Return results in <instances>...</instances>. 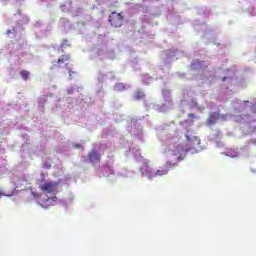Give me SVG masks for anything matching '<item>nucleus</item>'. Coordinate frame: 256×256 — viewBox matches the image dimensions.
I'll return each instance as SVG.
<instances>
[{"label": "nucleus", "mask_w": 256, "mask_h": 256, "mask_svg": "<svg viewBox=\"0 0 256 256\" xmlns=\"http://www.w3.org/2000/svg\"><path fill=\"white\" fill-rule=\"evenodd\" d=\"M177 163L167 162L164 166L160 167L158 170L153 171V168L150 167L147 163L141 167L140 171L142 175L148 177V179H154V177H163L169 173V169H173Z\"/></svg>", "instance_id": "f257e3e1"}, {"label": "nucleus", "mask_w": 256, "mask_h": 256, "mask_svg": "<svg viewBox=\"0 0 256 256\" xmlns=\"http://www.w3.org/2000/svg\"><path fill=\"white\" fill-rule=\"evenodd\" d=\"M69 61H71V54H63L58 58L57 61L52 62V66L50 67V70L53 71V69H56V68L60 69V67L65 63V67L67 68L69 73V78L73 79V75H75L76 72L69 68V63H67Z\"/></svg>", "instance_id": "f03ea898"}, {"label": "nucleus", "mask_w": 256, "mask_h": 256, "mask_svg": "<svg viewBox=\"0 0 256 256\" xmlns=\"http://www.w3.org/2000/svg\"><path fill=\"white\" fill-rule=\"evenodd\" d=\"M108 21L112 27H121L123 21H125V16H123V13L112 12Z\"/></svg>", "instance_id": "7ed1b4c3"}, {"label": "nucleus", "mask_w": 256, "mask_h": 256, "mask_svg": "<svg viewBox=\"0 0 256 256\" xmlns=\"http://www.w3.org/2000/svg\"><path fill=\"white\" fill-rule=\"evenodd\" d=\"M57 185H59V183L57 182H46L40 185V189L41 191H45L46 193H55V187H57Z\"/></svg>", "instance_id": "20e7f679"}, {"label": "nucleus", "mask_w": 256, "mask_h": 256, "mask_svg": "<svg viewBox=\"0 0 256 256\" xmlns=\"http://www.w3.org/2000/svg\"><path fill=\"white\" fill-rule=\"evenodd\" d=\"M88 159L91 163H101V154L96 150H92L91 153L88 154Z\"/></svg>", "instance_id": "39448f33"}, {"label": "nucleus", "mask_w": 256, "mask_h": 256, "mask_svg": "<svg viewBox=\"0 0 256 256\" xmlns=\"http://www.w3.org/2000/svg\"><path fill=\"white\" fill-rule=\"evenodd\" d=\"M217 119H219V113H212L208 118L207 125H215Z\"/></svg>", "instance_id": "423d86ee"}, {"label": "nucleus", "mask_w": 256, "mask_h": 256, "mask_svg": "<svg viewBox=\"0 0 256 256\" xmlns=\"http://www.w3.org/2000/svg\"><path fill=\"white\" fill-rule=\"evenodd\" d=\"M133 99L134 101H141V99H145V92L142 90H137L134 92Z\"/></svg>", "instance_id": "0eeeda50"}, {"label": "nucleus", "mask_w": 256, "mask_h": 256, "mask_svg": "<svg viewBox=\"0 0 256 256\" xmlns=\"http://www.w3.org/2000/svg\"><path fill=\"white\" fill-rule=\"evenodd\" d=\"M65 47H71V44L69 43L68 39H63L62 43L60 44L58 51H60L61 53H64V49Z\"/></svg>", "instance_id": "6e6552de"}, {"label": "nucleus", "mask_w": 256, "mask_h": 256, "mask_svg": "<svg viewBox=\"0 0 256 256\" xmlns=\"http://www.w3.org/2000/svg\"><path fill=\"white\" fill-rule=\"evenodd\" d=\"M20 75L24 81H27V79H29L30 73L27 70H21Z\"/></svg>", "instance_id": "1a4fd4ad"}, {"label": "nucleus", "mask_w": 256, "mask_h": 256, "mask_svg": "<svg viewBox=\"0 0 256 256\" xmlns=\"http://www.w3.org/2000/svg\"><path fill=\"white\" fill-rule=\"evenodd\" d=\"M115 91H125V85L123 83H117L114 86Z\"/></svg>", "instance_id": "9d476101"}, {"label": "nucleus", "mask_w": 256, "mask_h": 256, "mask_svg": "<svg viewBox=\"0 0 256 256\" xmlns=\"http://www.w3.org/2000/svg\"><path fill=\"white\" fill-rule=\"evenodd\" d=\"M199 67H201V61L195 60L191 63V69H199Z\"/></svg>", "instance_id": "9b49d317"}, {"label": "nucleus", "mask_w": 256, "mask_h": 256, "mask_svg": "<svg viewBox=\"0 0 256 256\" xmlns=\"http://www.w3.org/2000/svg\"><path fill=\"white\" fill-rule=\"evenodd\" d=\"M74 149H84L83 145L81 144H73Z\"/></svg>", "instance_id": "f8f14e48"}, {"label": "nucleus", "mask_w": 256, "mask_h": 256, "mask_svg": "<svg viewBox=\"0 0 256 256\" xmlns=\"http://www.w3.org/2000/svg\"><path fill=\"white\" fill-rule=\"evenodd\" d=\"M40 205H41L42 207H45V209H47V207H49V204H46V203L43 202V201L40 202Z\"/></svg>", "instance_id": "ddd939ff"}, {"label": "nucleus", "mask_w": 256, "mask_h": 256, "mask_svg": "<svg viewBox=\"0 0 256 256\" xmlns=\"http://www.w3.org/2000/svg\"><path fill=\"white\" fill-rule=\"evenodd\" d=\"M188 117H189L190 119H195L196 116H195V114H193V113H189V114H188Z\"/></svg>", "instance_id": "4468645a"}, {"label": "nucleus", "mask_w": 256, "mask_h": 256, "mask_svg": "<svg viewBox=\"0 0 256 256\" xmlns=\"http://www.w3.org/2000/svg\"><path fill=\"white\" fill-rule=\"evenodd\" d=\"M186 139H187V141H189V142L193 141V138H191V136H189V134H186Z\"/></svg>", "instance_id": "2eb2a0df"}, {"label": "nucleus", "mask_w": 256, "mask_h": 256, "mask_svg": "<svg viewBox=\"0 0 256 256\" xmlns=\"http://www.w3.org/2000/svg\"><path fill=\"white\" fill-rule=\"evenodd\" d=\"M73 94V88L68 89V95Z\"/></svg>", "instance_id": "dca6fc26"}, {"label": "nucleus", "mask_w": 256, "mask_h": 256, "mask_svg": "<svg viewBox=\"0 0 256 256\" xmlns=\"http://www.w3.org/2000/svg\"><path fill=\"white\" fill-rule=\"evenodd\" d=\"M193 139H194L195 141H198V145H199V138H198L197 136H195V137H193Z\"/></svg>", "instance_id": "f3484780"}, {"label": "nucleus", "mask_w": 256, "mask_h": 256, "mask_svg": "<svg viewBox=\"0 0 256 256\" xmlns=\"http://www.w3.org/2000/svg\"><path fill=\"white\" fill-rule=\"evenodd\" d=\"M178 161H183V157L182 156H178Z\"/></svg>", "instance_id": "a211bd4d"}, {"label": "nucleus", "mask_w": 256, "mask_h": 256, "mask_svg": "<svg viewBox=\"0 0 256 256\" xmlns=\"http://www.w3.org/2000/svg\"><path fill=\"white\" fill-rule=\"evenodd\" d=\"M6 34H7V35H11V30H7V31H6Z\"/></svg>", "instance_id": "6ab92c4d"}, {"label": "nucleus", "mask_w": 256, "mask_h": 256, "mask_svg": "<svg viewBox=\"0 0 256 256\" xmlns=\"http://www.w3.org/2000/svg\"><path fill=\"white\" fill-rule=\"evenodd\" d=\"M52 201H57V197H52Z\"/></svg>", "instance_id": "aec40b11"}, {"label": "nucleus", "mask_w": 256, "mask_h": 256, "mask_svg": "<svg viewBox=\"0 0 256 256\" xmlns=\"http://www.w3.org/2000/svg\"><path fill=\"white\" fill-rule=\"evenodd\" d=\"M50 199H51V198H49V197L46 198L47 203H49Z\"/></svg>", "instance_id": "412c9836"}, {"label": "nucleus", "mask_w": 256, "mask_h": 256, "mask_svg": "<svg viewBox=\"0 0 256 256\" xmlns=\"http://www.w3.org/2000/svg\"><path fill=\"white\" fill-rule=\"evenodd\" d=\"M20 181H21V183H25V180H23V179H21Z\"/></svg>", "instance_id": "4be33fe9"}, {"label": "nucleus", "mask_w": 256, "mask_h": 256, "mask_svg": "<svg viewBox=\"0 0 256 256\" xmlns=\"http://www.w3.org/2000/svg\"><path fill=\"white\" fill-rule=\"evenodd\" d=\"M227 79V77H224L223 79H222V81H225Z\"/></svg>", "instance_id": "5701e85b"}, {"label": "nucleus", "mask_w": 256, "mask_h": 256, "mask_svg": "<svg viewBox=\"0 0 256 256\" xmlns=\"http://www.w3.org/2000/svg\"><path fill=\"white\" fill-rule=\"evenodd\" d=\"M0 197H3V193H0Z\"/></svg>", "instance_id": "b1692460"}]
</instances>
